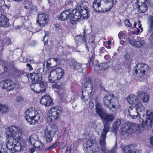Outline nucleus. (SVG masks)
Instances as JSON below:
<instances>
[{
	"mask_svg": "<svg viewBox=\"0 0 153 153\" xmlns=\"http://www.w3.org/2000/svg\"><path fill=\"white\" fill-rule=\"evenodd\" d=\"M22 131L20 128L14 126H11L6 129V138L8 141L6 143L7 148L12 152L23 150L26 146L25 141L21 136Z\"/></svg>",
	"mask_w": 153,
	"mask_h": 153,
	"instance_id": "obj_1",
	"label": "nucleus"
},
{
	"mask_svg": "<svg viewBox=\"0 0 153 153\" xmlns=\"http://www.w3.org/2000/svg\"><path fill=\"white\" fill-rule=\"evenodd\" d=\"M25 117L27 122L31 125H34L38 123L40 119V115L36 111L35 108L30 107L25 112Z\"/></svg>",
	"mask_w": 153,
	"mask_h": 153,
	"instance_id": "obj_2",
	"label": "nucleus"
},
{
	"mask_svg": "<svg viewBox=\"0 0 153 153\" xmlns=\"http://www.w3.org/2000/svg\"><path fill=\"white\" fill-rule=\"evenodd\" d=\"M64 73L63 70L60 68L53 69L50 71H47L46 74L48 76V80L51 83H54L60 79Z\"/></svg>",
	"mask_w": 153,
	"mask_h": 153,
	"instance_id": "obj_3",
	"label": "nucleus"
},
{
	"mask_svg": "<svg viewBox=\"0 0 153 153\" xmlns=\"http://www.w3.org/2000/svg\"><path fill=\"white\" fill-rule=\"evenodd\" d=\"M146 115L145 121L143 118L144 117H141L139 120L142 123L141 127L145 130H148L153 127V112L152 110H148L146 111Z\"/></svg>",
	"mask_w": 153,
	"mask_h": 153,
	"instance_id": "obj_4",
	"label": "nucleus"
},
{
	"mask_svg": "<svg viewBox=\"0 0 153 153\" xmlns=\"http://www.w3.org/2000/svg\"><path fill=\"white\" fill-rule=\"evenodd\" d=\"M88 9L83 10L81 11H77L76 9L73 10V16L71 17L70 22L71 24L74 25L77 21L82 17L83 19H88L90 16Z\"/></svg>",
	"mask_w": 153,
	"mask_h": 153,
	"instance_id": "obj_5",
	"label": "nucleus"
},
{
	"mask_svg": "<svg viewBox=\"0 0 153 153\" xmlns=\"http://www.w3.org/2000/svg\"><path fill=\"white\" fill-rule=\"evenodd\" d=\"M114 97L113 94H106L103 98L104 104L110 109L118 107L119 105L117 99Z\"/></svg>",
	"mask_w": 153,
	"mask_h": 153,
	"instance_id": "obj_6",
	"label": "nucleus"
},
{
	"mask_svg": "<svg viewBox=\"0 0 153 153\" xmlns=\"http://www.w3.org/2000/svg\"><path fill=\"white\" fill-rule=\"evenodd\" d=\"M81 82L82 83V86L85 88H87L88 86H89L90 89L89 91L87 92L86 90L84 89H83L82 91V99H84L87 100L90 97L93 90L91 79L89 78H83L81 80Z\"/></svg>",
	"mask_w": 153,
	"mask_h": 153,
	"instance_id": "obj_7",
	"label": "nucleus"
},
{
	"mask_svg": "<svg viewBox=\"0 0 153 153\" xmlns=\"http://www.w3.org/2000/svg\"><path fill=\"white\" fill-rule=\"evenodd\" d=\"M101 118L102 119L104 126L101 134H107L110 129L109 123H111L114 120L113 115L107 114L104 115Z\"/></svg>",
	"mask_w": 153,
	"mask_h": 153,
	"instance_id": "obj_8",
	"label": "nucleus"
},
{
	"mask_svg": "<svg viewBox=\"0 0 153 153\" xmlns=\"http://www.w3.org/2000/svg\"><path fill=\"white\" fill-rule=\"evenodd\" d=\"M57 129V126L54 125H49L46 127L44 133L47 142H50L51 141L52 137L55 135Z\"/></svg>",
	"mask_w": 153,
	"mask_h": 153,
	"instance_id": "obj_9",
	"label": "nucleus"
},
{
	"mask_svg": "<svg viewBox=\"0 0 153 153\" xmlns=\"http://www.w3.org/2000/svg\"><path fill=\"white\" fill-rule=\"evenodd\" d=\"M93 141L90 140L87 141L83 145V150L85 153H100L99 148L92 147Z\"/></svg>",
	"mask_w": 153,
	"mask_h": 153,
	"instance_id": "obj_10",
	"label": "nucleus"
},
{
	"mask_svg": "<svg viewBox=\"0 0 153 153\" xmlns=\"http://www.w3.org/2000/svg\"><path fill=\"white\" fill-rule=\"evenodd\" d=\"M0 86L3 89H6L7 91L13 90L15 87L14 83L11 79L4 80L0 83Z\"/></svg>",
	"mask_w": 153,
	"mask_h": 153,
	"instance_id": "obj_11",
	"label": "nucleus"
},
{
	"mask_svg": "<svg viewBox=\"0 0 153 153\" xmlns=\"http://www.w3.org/2000/svg\"><path fill=\"white\" fill-rule=\"evenodd\" d=\"M136 69L135 70V72L137 73L138 70L139 71V73L141 76V78H143V76L146 75V71L149 69V66L145 64L139 63L136 66Z\"/></svg>",
	"mask_w": 153,
	"mask_h": 153,
	"instance_id": "obj_12",
	"label": "nucleus"
},
{
	"mask_svg": "<svg viewBox=\"0 0 153 153\" xmlns=\"http://www.w3.org/2000/svg\"><path fill=\"white\" fill-rule=\"evenodd\" d=\"M28 77V79H30L34 82L41 81L42 79V73L40 72L39 69L29 74Z\"/></svg>",
	"mask_w": 153,
	"mask_h": 153,
	"instance_id": "obj_13",
	"label": "nucleus"
},
{
	"mask_svg": "<svg viewBox=\"0 0 153 153\" xmlns=\"http://www.w3.org/2000/svg\"><path fill=\"white\" fill-rule=\"evenodd\" d=\"M48 22V16L45 13H39L38 19L36 22L40 27H43L46 25Z\"/></svg>",
	"mask_w": 153,
	"mask_h": 153,
	"instance_id": "obj_14",
	"label": "nucleus"
},
{
	"mask_svg": "<svg viewBox=\"0 0 153 153\" xmlns=\"http://www.w3.org/2000/svg\"><path fill=\"white\" fill-rule=\"evenodd\" d=\"M48 111L56 120L60 117L62 113L61 107L58 106L53 107Z\"/></svg>",
	"mask_w": 153,
	"mask_h": 153,
	"instance_id": "obj_15",
	"label": "nucleus"
},
{
	"mask_svg": "<svg viewBox=\"0 0 153 153\" xmlns=\"http://www.w3.org/2000/svg\"><path fill=\"white\" fill-rule=\"evenodd\" d=\"M95 54L94 53L92 54H89L90 58L89 65L91 68H93L94 69L95 71H97L99 69V67H97L99 61L97 60L94 61L95 59Z\"/></svg>",
	"mask_w": 153,
	"mask_h": 153,
	"instance_id": "obj_16",
	"label": "nucleus"
},
{
	"mask_svg": "<svg viewBox=\"0 0 153 153\" xmlns=\"http://www.w3.org/2000/svg\"><path fill=\"white\" fill-rule=\"evenodd\" d=\"M128 115L133 119H135L138 116H139V119L141 117H144V114H139L138 113L136 109L134 107H133L132 106H130L129 107L128 110Z\"/></svg>",
	"mask_w": 153,
	"mask_h": 153,
	"instance_id": "obj_17",
	"label": "nucleus"
},
{
	"mask_svg": "<svg viewBox=\"0 0 153 153\" xmlns=\"http://www.w3.org/2000/svg\"><path fill=\"white\" fill-rule=\"evenodd\" d=\"M73 16V11L72 13H71L70 10H64L62 12L59 17V19L61 20L64 21L68 19L69 18Z\"/></svg>",
	"mask_w": 153,
	"mask_h": 153,
	"instance_id": "obj_18",
	"label": "nucleus"
},
{
	"mask_svg": "<svg viewBox=\"0 0 153 153\" xmlns=\"http://www.w3.org/2000/svg\"><path fill=\"white\" fill-rule=\"evenodd\" d=\"M106 134H101L100 137V140L99 142V144L101 146V150L102 151L105 153L109 152L105 148V139L106 138Z\"/></svg>",
	"mask_w": 153,
	"mask_h": 153,
	"instance_id": "obj_19",
	"label": "nucleus"
},
{
	"mask_svg": "<svg viewBox=\"0 0 153 153\" xmlns=\"http://www.w3.org/2000/svg\"><path fill=\"white\" fill-rule=\"evenodd\" d=\"M40 102L42 104L45 106H49L51 105L53 101L50 96L45 95L42 96Z\"/></svg>",
	"mask_w": 153,
	"mask_h": 153,
	"instance_id": "obj_20",
	"label": "nucleus"
},
{
	"mask_svg": "<svg viewBox=\"0 0 153 153\" xmlns=\"http://www.w3.org/2000/svg\"><path fill=\"white\" fill-rule=\"evenodd\" d=\"M100 0H95L93 4L92 9L96 13L98 12H104V11L101 8H100L101 6Z\"/></svg>",
	"mask_w": 153,
	"mask_h": 153,
	"instance_id": "obj_21",
	"label": "nucleus"
},
{
	"mask_svg": "<svg viewBox=\"0 0 153 153\" xmlns=\"http://www.w3.org/2000/svg\"><path fill=\"white\" fill-rule=\"evenodd\" d=\"M127 100L128 103L131 105H136L140 102L138 97L136 96L131 94L129 95L127 98Z\"/></svg>",
	"mask_w": 153,
	"mask_h": 153,
	"instance_id": "obj_22",
	"label": "nucleus"
},
{
	"mask_svg": "<svg viewBox=\"0 0 153 153\" xmlns=\"http://www.w3.org/2000/svg\"><path fill=\"white\" fill-rule=\"evenodd\" d=\"M149 4H148L147 3H143L139 5L137 7V8L139 12L142 13H145L148 9V6L151 7H152L153 5L151 2L149 3Z\"/></svg>",
	"mask_w": 153,
	"mask_h": 153,
	"instance_id": "obj_23",
	"label": "nucleus"
},
{
	"mask_svg": "<svg viewBox=\"0 0 153 153\" xmlns=\"http://www.w3.org/2000/svg\"><path fill=\"white\" fill-rule=\"evenodd\" d=\"M137 95L141 99L143 102L146 103L148 102L149 96L146 93L143 91H139L138 92Z\"/></svg>",
	"mask_w": 153,
	"mask_h": 153,
	"instance_id": "obj_24",
	"label": "nucleus"
},
{
	"mask_svg": "<svg viewBox=\"0 0 153 153\" xmlns=\"http://www.w3.org/2000/svg\"><path fill=\"white\" fill-rule=\"evenodd\" d=\"M37 139V135L35 134L31 136L29 138V140L30 143L32 145H33L35 147H37V144H39L41 143V141L38 140Z\"/></svg>",
	"mask_w": 153,
	"mask_h": 153,
	"instance_id": "obj_25",
	"label": "nucleus"
},
{
	"mask_svg": "<svg viewBox=\"0 0 153 153\" xmlns=\"http://www.w3.org/2000/svg\"><path fill=\"white\" fill-rule=\"evenodd\" d=\"M10 25L8 19L4 15L0 16V27H7Z\"/></svg>",
	"mask_w": 153,
	"mask_h": 153,
	"instance_id": "obj_26",
	"label": "nucleus"
},
{
	"mask_svg": "<svg viewBox=\"0 0 153 153\" xmlns=\"http://www.w3.org/2000/svg\"><path fill=\"white\" fill-rule=\"evenodd\" d=\"M123 153H135L136 149L132 145H130L125 146L123 149Z\"/></svg>",
	"mask_w": 153,
	"mask_h": 153,
	"instance_id": "obj_27",
	"label": "nucleus"
},
{
	"mask_svg": "<svg viewBox=\"0 0 153 153\" xmlns=\"http://www.w3.org/2000/svg\"><path fill=\"white\" fill-rule=\"evenodd\" d=\"M140 126L139 124L131 123L130 129L129 130L130 134H131L135 131L140 130Z\"/></svg>",
	"mask_w": 153,
	"mask_h": 153,
	"instance_id": "obj_28",
	"label": "nucleus"
},
{
	"mask_svg": "<svg viewBox=\"0 0 153 153\" xmlns=\"http://www.w3.org/2000/svg\"><path fill=\"white\" fill-rule=\"evenodd\" d=\"M96 110V112L98 114L101 118L104 115V112L103 109L101 108L100 103L97 102L95 105Z\"/></svg>",
	"mask_w": 153,
	"mask_h": 153,
	"instance_id": "obj_29",
	"label": "nucleus"
},
{
	"mask_svg": "<svg viewBox=\"0 0 153 153\" xmlns=\"http://www.w3.org/2000/svg\"><path fill=\"white\" fill-rule=\"evenodd\" d=\"M138 26L136 27L137 23L135 22L134 24V27H135L137 29L136 31H134L132 32V33L134 34H138L139 33H140L142 32L143 30V29L141 27L142 25L141 24V22L140 20H138L137 22Z\"/></svg>",
	"mask_w": 153,
	"mask_h": 153,
	"instance_id": "obj_30",
	"label": "nucleus"
},
{
	"mask_svg": "<svg viewBox=\"0 0 153 153\" xmlns=\"http://www.w3.org/2000/svg\"><path fill=\"white\" fill-rule=\"evenodd\" d=\"M121 130L123 132H125L126 134H130L129 130L130 129L131 123H128L127 124H122L121 126Z\"/></svg>",
	"mask_w": 153,
	"mask_h": 153,
	"instance_id": "obj_31",
	"label": "nucleus"
},
{
	"mask_svg": "<svg viewBox=\"0 0 153 153\" xmlns=\"http://www.w3.org/2000/svg\"><path fill=\"white\" fill-rule=\"evenodd\" d=\"M135 108L136 109L138 113L142 114H144V108L141 102H139L135 105Z\"/></svg>",
	"mask_w": 153,
	"mask_h": 153,
	"instance_id": "obj_32",
	"label": "nucleus"
},
{
	"mask_svg": "<svg viewBox=\"0 0 153 153\" xmlns=\"http://www.w3.org/2000/svg\"><path fill=\"white\" fill-rule=\"evenodd\" d=\"M148 23L150 25V27L149 30V32L151 33L153 30V16H149L148 19ZM151 36L153 39V32Z\"/></svg>",
	"mask_w": 153,
	"mask_h": 153,
	"instance_id": "obj_33",
	"label": "nucleus"
},
{
	"mask_svg": "<svg viewBox=\"0 0 153 153\" xmlns=\"http://www.w3.org/2000/svg\"><path fill=\"white\" fill-rule=\"evenodd\" d=\"M69 64L70 65L71 67L73 66V68L75 69L78 70L81 68V66L80 64L77 63V62L73 60L70 61Z\"/></svg>",
	"mask_w": 153,
	"mask_h": 153,
	"instance_id": "obj_34",
	"label": "nucleus"
},
{
	"mask_svg": "<svg viewBox=\"0 0 153 153\" xmlns=\"http://www.w3.org/2000/svg\"><path fill=\"white\" fill-rule=\"evenodd\" d=\"M75 40L77 43H78L80 42H81L82 40L83 43L86 42V39L85 35H84L82 36L80 35H77L75 37Z\"/></svg>",
	"mask_w": 153,
	"mask_h": 153,
	"instance_id": "obj_35",
	"label": "nucleus"
},
{
	"mask_svg": "<svg viewBox=\"0 0 153 153\" xmlns=\"http://www.w3.org/2000/svg\"><path fill=\"white\" fill-rule=\"evenodd\" d=\"M110 64V62H105L103 64H100L98 65L97 67H99V69L102 70L104 69L105 70L107 69L110 66V65H109Z\"/></svg>",
	"mask_w": 153,
	"mask_h": 153,
	"instance_id": "obj_36",
	"label": "nucleus"
},
{
	"mask_svg": "<svg viewBox=\"0 0 153 153\" xmlns=\"http://www.w3.org/2000/svg\"><path fill=\"white\" fill-rule=\"evenodd\" d=\"M55 28L56 30L58 32L60 35L61 36L63 35L65 31L62 26L60 25H56L55 26Z\"/></svg>",
	"mask_w": 153,
	"mask_h": 153,
	"instance_id": "obj_37",
	"label": "nucleus"
},
{
	"mask_svg": "<svg viewBox=\"0 0 153 153\" xmlns=\"http://www.w3.org/2000/svg\"><path fill=\"white\" fill-rule=\"evenodd\" d=\"M45 119L46 121L48 123H50L53 120H56L49 111L46 114Z\"/></svg>",
	"mask_w": 153,
	"mask_h": 153,
	"instance_id": "obj_38",
	"label": "nucleus"
},
{
	"mask_svg": "<svg viewBox=\"0 0 153 153\" xmlns=\"http://www.w3.org/2000/svg\"><path fill=\"white\" fill-rule=\"evenodd\" d=\"M145 42L143 40H136L134 46L136 48H141L145 45Z\"/></svg>",
	"mask_w": 153,
	"mask_h": 153,
	"instance_id": "obj_39",
	"label": "nucleus"
},
{
	"mask_svg": "<svg viewBox=\"0 0 153 153\" xmlns=\"http://www.w3.org/2000/svg\"><path fill=\"white\" fill-rule=\"evenodd\" d=\"M88 4L87 2H84L81 4L78 8V10L77 11H81L83 10L88 9Z\"/></svg>",
	"mask_w": 153,
	"mask_h": 153,
	"instance_id": "obj_40",
	"label": "nucleus"
},
{
	"mask_svg": "<svg viewBox=\"0 0 153 153\" xmlns=\"http://www.w3.org/2000/svg\"><path fill=\"white\" fill-rule=\"evenodd\" d=\"M57 93L58 96L60 98L64 97L65 96V90L64 87L60 90H58Z\"/></svg>",
	"mask_w": 153,
	"mask_h": 153,
	"instance_id": "obj_41",
	"label": "nucleus"
},
{
	"mask_svg": "<svg viewBox=\"0 0 153 153\" xmlns=\"http://www.w3.org/2000/svg\"><path fill=\"white\" fill-rule=\"evenodd\" d=\"M9 108L5 105H2L0 104V111L3 113H6L8 112Z\"/></svg>",
	"mask_w": 153,
	"mask_h": 153,
	"instance_id": "obj_42",
	"label": "nucleus"
},
{
	"mask_svg": "<svg viewBox=\"0 0 153 153\" xmlns=\"http://www.w3.org/2000/svg\"><path fill=\"white\" fill-rule=\"evenodd\" d=\"M39 84L38 83L35 84H32L30 85L31 89L35 93H37L39 90H38Z\"/></svg>",
	"mask_w": 153,
	"mask_h": 153,
	"instance_id": "obj_43",
	"label": "nucleus"
},
{
	"mask_svg": "<svg viewBox=\"0 0 153 153\" xmlns=\"http://www.w3.org/2000/svg\"><path fill=\"white\" fill-rule=\"evenodd\" d=\"M40 87V88L42 90V92L46 91L47 87V83L43 82L41 83H38Z\"/></svg>",
	"mask_w": 153,
	"mask_h": 153,
	"instance_id": "obj_44",
	"label": "nucleus"
},
{
	"mask_svg": "<svg viewBox=\"0 0 153 153\" xmlns=\"http://www.w3.org/2000/svg\"><path fill=\"white\" fill-rule=\"evenodd\" d=\"M127 41L129 44L134 46L136 40L134 39L133 37L132 36L128 37L127 39Z\"/></svg>",
	"mask_w": 153,
	"mask_h": 153,
	"instance_id": "obj_45",
	"label": "nucleus"
},
{
	"mask_svg": "<svg viewBox=\"0 0 153 153\" xmlns=\"http://www.w3.org/2000/svg\"><path fill=\"white\" fill-rule=\"evenodd\" d=\"M118 36L120 39H124L126 36L125 31H122L120 32L118 34Z\"/></svg>",
	"mask_w": 153,
	"mask_h": 153,
	"instance_id": "obj_46",
	"label": "nucleus"
},
{
	"mask_svg": "<svg viewBox=\"0 0 153 153\" xmlns=\"http://www.w3.org/2000/svg\"><path fill=\"white\" fill-rule=\"evenodd\" d=\"M151 0H137V2L136 3H137H137H138L139 4H140V3L141 4L143 3H147L148 4H149V3L151 2Z\"/></svg>",
	"mask_w": 153,
	"mask_h": 153,
	"instance_id": "obj_47",
	"label": "nucleus"
},
{
	"mask_svg": "<svg viewBox=\"0 0 153 153\" xmlns=\"http://www.w3.org/2000/svg\"><path fill=\"white\" fill-rule=\"evenodd\" d=\"M56 143H55L53 145H52L50 147H49L48 148L45 149V150L46 151H50L52 149H53L55 148H56V147H57V146L56 145Z\"/></svg>",
	"mask_w": 153,
	"mask_h": 153,
	"instance_id": "obj_48",
	"label": "nucleus"
},
{
	"mask_svg": "<svg viewBox=\"0 0 153 153\" xmlns=\"http://www.w3.org/2000/svg\"><path fill=\"white\" fill-rule=\"evenodd\" d=\"M24 8L26 9H28L31 10H35L36 9V7L35 6L33 5L32 4L29 7H28V6L26 5L25 6Z\"/></svg>",
	"mask_w": 153,
	"mask_h": 153,
	"instance_id": "obj_49",
	"label": "nucleus"
},
{
	"mask_svg": "<svg viewBox=\"0 0 153 153\" xmlns=\"http://www.w3.org/2000/svg\"><path fill=\"white\" fill-rule=\"evenodd\" d=\"M3 41L4 43V45L5 44L6 45L8 46L11 43V40L8 38H6L4 39Z\"/></svg>",
	"mask_w": 153,
	"mask_h": 153,
	"instance_id": "obj_50",
	"label": "nucleus"
},
{
	"mask_svg": "<svg viewBox=\"0 0 153 153\" xmlns=\"http://www.w3.org/2000/svg\"><path fill=\"white\" fill-rule=\"evenodd\" d=\"M119 127L113 125L112 128V131L115 134L118 130Z\"/></svg>",
	"mask_w": 153,
	"mask_h": 153,
	"instance_id": "obj_51",
	"label": "nucleus"
},
{
	"mask_svg": "<svg viewBox=\"0 0 153 153\" xmlns=\"http://www.w3.org/2000/svg\"><path fill=\"white\" fill-rule=\"evenodd\" d=\"M64 87V86L63 85H60L58 84L54 85L53 86V88H56L58 89V90L62 89V88H63Z\"/></svg>",
	"mask_w": 153,
	"mask_h": 153,
	"instance_id": "obj_52",
	"label": "nucleus"
},
{
	"mask_svg": "<svg viewBox=\"0 0 153 153\" xmlns=\"http://www.w3.org/2000/svg\"><path fill=\"white\" fill-rule=\"evenodd\" d=\"M121 123V120L119 119H117L115 121L114 123L113 124V125L115 126L119 127V126Z\"/></svg>",
	"mask_w": 153,
	"mask_h": 153,
	"instance_id": "obj_53",
	"label": "nucleus"
},
{
	"mask_svg": "<svg viewBox=\"0 0 153 153\" xmlns=\"http://www.w3.org/2000/svg\"><path fill=\"white\" fill-rule=\"evenodd\" d=\"M125 24L127 27H131L132 26V24L131 23L128 19H126L125 21Z\"/></svg>",
	"mask_w": 153,
	"mask_h": 153,
	"instance_id": "obj_54",
	"label": "nucleus"
},
{
	"mask_svg": "<svg viewBox=\"0 0 153 153\" xmlns=\"http://www.w3.org/2000/svg\"><path fill=\"white\" fill-rule=\"evenodd\" d=\"M37 147H35V148H36L37 149H39V150H42L44 148V145L42 144V142H41L40 144H37Z\"/></svg>",
	"mask_w": 153,
	"mask_h": 153,
	"instance_id": "obj_55",
	"label": "nucleus"
},
{
	"mask_svg": "<svg viewBox=\"0 0 153 153\" xmlns=\"http://www.w3.org/2000/svg\"><path fill=\"white\" fill-rule=\"evenodd\" d=\"M117 145L116 143H115V146L111 149V151L110 152V153H115V152L117 150Z\"/></svg>",
	"mask_w": 153,
	"mask_h": 153,
	"instance_id": "obj_56",
	"label": "nucleus"
},
{
	"mask_svg": "<svg viewBox=\"0 0 153 153\" xmlns=\"http://www.w3.org/2000/svg\"><path fill=\"white\" fill-rule=\"evenodd\" d=\"M23 100V98L21 97H17L16 99V100L17 102H20Z\"/></svg>",
	"mask_w": 153,
	"mask_h": 153,
	"instance_id": "obj_57",
	"label": "nucleus"
},
{
	"mask_svg": "<svg viewBox=\"0 0 153 153\" xmlns=\"http://www.w3.org/2000/svg\"><path fill=\"white\" fill-rule=\"evenodd\" d=\"M91 46L92 47V51H93L92 52V53L91 54H92L93 53H94V50L95 48L96 47V45L95 43H91L90 44Z\"/></svg>",
	"mask_w": 153,
	"mask_h": 153,
	"instance_id": "obj_58",
	"label": "nucleus"
},
{
	"mask_svg": "<svg viewBox=\"0 0 153 153\" xmlns=\"http://www.w3.org/2000/svg\"><path fill=\"white\" fill-rule=\"evenodd\" d=\"M89 43H95V39L94 37H92L89 39Z\"/></svg>",
	"mask_w": 153,
	"mask_h": 153,
	"instance_id": "obj_59",
	"label": "nucleus"
},
{
	"mask_svg": "<svg viewBox=\"0 0 153 153\" xmlns=\"http://www.w3.org/2000/svg\"><path fill=\"white\" fill-rule=\"evenodd\" d=\"M3 44L2 42V41L0 40V52H2L3 51Z\"/></svg>",
	"mask_w": 153,
	"mask_h": 153,
	"instance_id": "obj_60",
	"label": "nucleus"
},
{
	"mask_svg": "<svg viewBox=\"0 0 153 153\" xmlns=\"http://www.w3.org/2000/svg\"><path fill=\"white\" fill-rule=\"evenodd\" d=\"M45 65L47 67V68L49 67L50 65V64L49 63L48 61H45L44 62L43 64V67L45 68Z\"/></svg>",
	"mask_w": 153,
	"mask_h": 153,
	"instance_id": "obj_61",
	"label": "nucleus"
},
{
	"mask_svg": "<svg viewBox=\"0 0 153 153\" xmlns=\"http://www.w3.org/2000/svg\"><path fill=\"white\" fill-rule=\"evenodd\" d=\"M71 147H68L66 148V150L65 151V153H71Z\"/></svg>",
	"mask_w": 153,
	"mask_h": 153,
	"instance_id": "obj_62",
	"label": "nucleus"
},
{
	"mask_svg": "<svg viewBox=\"0 0 153 153\" xmlns=\"http://www.w3.org/2000/svg\"><path fill=\"white\" fill-rule=\"evenodd\" d=\"M26 3L25 4V6H28V7H29L32 4V3L30 1H26Z\"/></svg>",
	"mask_w": 153,
	"mask_h": 153,
	"instance_id": "obj_63",
	"label": "nucleus"
},
{
	"mask_svg": "<svg viewBox=\"0 0 153 153\" xmlns=\"http://www.w3.org/2000/svg\"><path fill=\"white\" fill-rule=\"evenodd\" d=\"M26 66L30 71H32L33 70V68L30 64H27L26 65Z\"/></svg>",
	"mask_w": 153,
	"mask_h": 153,
	"instance_id": "obj_64",
	"label": "nucleus"
}]
</instances>
